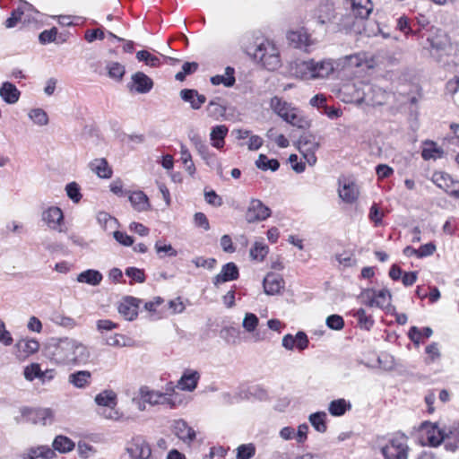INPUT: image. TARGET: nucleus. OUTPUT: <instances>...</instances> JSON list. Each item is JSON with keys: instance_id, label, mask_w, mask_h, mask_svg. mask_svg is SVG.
I'll return each mask as SVG.
<instances>
[{"instance_id": "nucleus-30", "label": "nucleus", "mask_w": 459, "mask_h": 459, "mask_svg": "<svg viewBox=\"0 0 459 459\" xmlns=\"http://www.w3.org/2000/svg\"><path fill=\"white\" fill-rule=\"evenodd\" d=\"M445 448L451 452L459 448V421L455 422L446 430Z\"/></svg>"}, {"instance_id": "nucleus-48", "label": "nucleus", "mask_w": 459, "mask_h": 459, "mask_svg": "<svg viewBox=\"0 0 459 459\" xmlns=\"http://www.w3.org/2000/svg\"><path fill=\"white\" fill-rule=\"evenodd\" d=\"M325 418H326L325 412L318 411V412L312 413L309 416V421L316 431H318L320 433H324L326 431Z\"/></svg>"}, {"instance_id": "nucleus-27", "label": "nucleus", "mask_w": 459, "mask_h": 459, "mask_svg": "<svg viewBox=\"0 0 459 459\" xmlns=\"http://www.w3.org/2000/svg\"><path fill=\"white\" fill-rule=\"evenodd\" d=\"M229 128L225 125H218L211 129L210 141L212 147L221 150L225 145V138Z\"/></svg>"}, {"instance_id": "nucleus-34", "label": "nucleus", "mask_w": 459, "mask_h": 459, "mask_svg": "<svg viewBox=\"0 0 459 459\" xmlns=\"http://www.w3.org/2000/svg\"><path fill=\"white\" fill-rule=\"evenodd\" d=\"M91 373L88 370H79L68 377V382L76 388H85L91 384Z\"/></svg>"}, {"instance_id": "nucleus-51", "label": "nucleus", "mask_w": 459, "mask_h": 459, "mask_svg": "<svg viewBox=\"0 0 459 459\" xmlns=\"http://www.w3.org/2000/svg\"><path fill=\"white\" fill-rule=\"evenodd\" d=\"M106 68L108 70V76L117 81H120L126 73L125 66L118 62H109L107 64Z\"/></svg>"}, {"instance_id": "nucleus-6", "label": "nucleus", "mask_w": 459, "mask_h": 459, "mask_svg": "<svg viewBox=\"0 0 459 459\" xmlns=\"http://www.w3.org/2000/svg\"><path fill=\"white\" fill-rule=\"evenodd\" d=\"M270 106L279 117L291 126L299 128H307L309 126V122L303 116L302 112L282 99L277 96L272 98Z\"/></svg>"}, {"instance_id": "nucleus-20", "label": "nucleus", "mask_w": 459, "mask_h": 459, "mask_svg": "<svg viewBox=\"0 0 459 459\" xmlns=\"http://www.w3.org/2000/svg\"><path fill=\"white\" fill-rule=\"evenodd\" d=\"M56 456V452L44 445L31 446L21 455L22 459H53Z\"/></svg>"}, {"instance_id": "nucleus-45", "label": "nucleus", "mask_w": 459, "mask_h": 459, "mask_svg": "<svg viewBox=\"0 0 459 459\" xmlns=\"http://www.w3.org/2000/svg\"><path fill=\"white\" fill-rule=\"evenodd\" d=\"M97 221L106 231L115 230L117 227V220L106 212H100L97 214Z\"/></svg>"}, {"instance_id": "nucleus-11", "label": "nucleus", "mask_w": 459, "mask_h": 459, "mask_svg": "<svg viewBox=\"0 0 459 459\" xmlns=\"http://www.w3.org/2000/svg\"><path fill=\"white\" fill-rule=\"evenodd\" d=\"M430 45V54L432 56H440L447 54L452 49L450 39L442 30L437 29L430 37L428 38Z\"/></svg>"}, {"instance_id": "nucleus-39", "label": "nucleus", "mask_w": 459, "mask_h": 459, "mask_svg": "<svg viewBox=\"0 0 459 459\" xmlns=\"http://www.w3.org/2000/svg\"><path fill=\"white\" fill-rule=\"evenodd\" d=\"M53 450L61 454H65L74 450V442L65 436H56L52 443Z\"/></svg>"}, {"instance_id": "nucleus-31", "label": "nucleus", "mask_w": 459, "mask_h": 459, "mask_svg": "<svg viewBox=\"0 0 459 459\" xmlns=\"http://www.w3.org/2000/svg\"><path fill=\"white\" fill-rule=\"evenodd\" d=\"M15 347L18 357L26 358L39 351V343L34 339H22L17 342Z\"/></svg>"}, {"instance_id": "nucleus-54", "label": "nucleus", "mask_w": 459, "mask_h": 459, "mask_svg": "<svg viewBox=\"0 0 459 459\" xmlns=\"http://www.w3.org/2000/svg\"><path fill=\"white\" fill-rule=\"evenodd\" d=\"M198 69V64L196 62H186L182 65V70L176 74L175 79L179 82H183L186 75L194 74Z\"/></svg>"}, {"instance_id": "nucleus-38", "label": "nucleus", "mask_w": 459, "mask_h": 459, "mask_svg": "<svg viewBox=\"0 0 459 459\" xmlns=\"http://www.w3.org/2000/svg\"><path fill=\"white\" fill-rule=\"evenodd\" d=\"M129 201L138 212L146 211L150 207L148 197L143 191L133 192L129 195Z\"/></svg>"}, {"instance_id": "nucleus-24", "label": "nucleus", "mask_w": 459, "mask_h": 459, "mask_svg": "<svg viewBox=\"0 0 459 459\" xmlns=\"http://www.w3.org/2000/svg\"><path fill=\"white\" fill-rule=\"evenodd\" d=\"M180 98L190 104L193 109H200L201 107L205 103L206 97L203 94H199L196 90L194 89H183L179 92Z\"/></svg>"}, {"instance_id": "nucleus-62", "label": "nucleus", "mask_w": 459, "mask_h": 459, "mask_svg": "<svg viewBox=\"0 0 459 459\" xmlns=\"http://www.w3.org/2000/svg\"><path fill=\"white\" fill-rule=\"evenodd\" d=\"M57 35L56 28L43 30L39 36V40L41 44H48L56 40Z\"/></svg>"}, {"instance_id": "nucleus-1", "label": "nucleus", "mask_w": 459, "mask_h": 459, "mask_svg": "<svg viewBox=\"0 0 459 459\" xmlns=\"http://www.w3.org/2000/svg\"><path fill=\"white\" fill-rule=\"evenodd\" d=\"M372 10L371 0H343L341 10H337L333 0H321L313 11L312 19L319 25L349 30L355 29L358 22L368 19Z\"/></svg>"}, {"instance_id": "nucleus-63", "label": "nucleus", "mask_w": 459, "mask_h": 459, "mask_svg": "<svg viewBox=\"0 0 459 459\" xmlns=\"http://www.w3.org/2000/svg\"><path fill=\"white\" fill-rule=\"evenodd\" d=\"M191 141L201 157L204 155L207 156V152L210 151V149L199 135L193 136Z\"/></svg>"}, {"instance_id": "nucleus-32", "label": "nucleus", "mask_w": 459, "mask_h": 459, "mask_svg": "<svg viewBox=\"0 0 459 459\" xmlns=\"http://www.w3.org/2000/svg\"><path fill=\"white\" fill-rule=\"evenodd\" d=\"M210 82L215 86L222 84L225 87H232L236 82L234 68L227 66L224 74L212 76Z\"/></svg>"}, {"instance_id": "nucleus-13", "label": "nucleus", "mask_w": 459, "mask_h": 459, "mask_svg": "<svg viewBox=\"0 0 459 459\" xmlns=\"http://www.w3.org/2000/svg\"><path fill=\"white\" fill-rule=\"evenodd\" d=\"M126 450L131 459H149L152 455L150 445L142 437L132 438Z\"/></svg>"}, {"instance_id": "nucleus-12", "label": "nucleus", "mask_w": 459, "mask_h": 459, "mask_svg": "<svg viewBox=\"0 0 459 459\" xmlns=\"http://www.w3.org/2000/svg\"><path fill=\"white\" fill-rule=\"evenodd\" d=\"M432 182L450 196L459 199V181L455 180L449 174L443 171L435 172L432 175Z\"/></svg>"}, {"instance_id": "nucleus-33", "label": "nucleus", "mask_w": 459, "mask_h": 459, "mask_svg": "<svg viewBox=\"0 0 459 459\" xmlns=\"http://www.w3.org/2000/svg\"><path fill=\"white\" fill-rule=\"evenodd\" d=\"M90 169L100 178H109L112 176V169L106 159H95L90 163Z\"/></svg>"}, {"instance_id": "nucleus-4", "label": "nucleus", "mask_w": 459, "mask_h": 459, "mask_svg": "<svg viewBox=\"0 0 459 459\" xmlns=\"http://www.w3.org/2000/svg\"><path fill=\"white\" fill-rule=\"evenodd\" d=\"M336 70L337 62L332 58L296 61L290 65L291 74L306 81L329 78Z\"/></svg>"}, {"instance_id": "nucleus-64", "label": "nucleus", "mask_w": 459, "mask_h": 459, "mask_svg": "<svg viewBox=\"0 0 459 459\" xmlns=\"http://www.w3.org/2000/svg\"><path fill=\"white\" fill-rule=\"evenodd\" d=\"M114 238L121 245L125 247H130L134 243V239L131 236L127 235L126 232L114 230L113 231Z\"/></svg>"}, {"instance_id": "nucleus-29", "label": "nucleus", "mask_w": 459, "mask_h": 459, "mask_svg": "<svg viewBox=\"0 0 459 459\" xmlns=\"http://www.w3.org/2000/svg\"><path fill=\"white\" fill-rule=\"evenodd\" d=\"M339 196L345 203L351 204L359 196V189L356 184L351 181H344L339 187Z\"/></svg>"}, {"instance_id": "nucleus-23", "label": "nucleus", "mask_w": 459, "mask_h": 459, "mask_svg": "<svg viewBox=\"0 0 459 459\" xmlns=\"http://www.w3.org/2000/svg\"><path fill=\"white\" fill-rule=\"evenodd\" d=\"M199 379L200 374L198 371L186 369L178 381L177 386L183 391L192 392L196 388Z\"/></svg>"}, {"instance_id": "nucleus-47", "label": "nucleus", "mask_w": 459, "mask_h": 459, "mask_svg": "<svg viewBox=\"0 0 459 459\" xmlns=\"http://www.w3.org/2000/svg\"><path fill=\"white\" fill-rule=\"evenodd\" d=\"M269 252V247L263 241H255L249 255L253 260L263 261Z\"/></svg>"}, {"instance_id": "nucleus-36", "label": "nucleus", "mask_w": 459, "mask_h": 459, "mask_svg": "<svg viewBox=\"0 0 459 459\" xmlns=\"http://www.w3.org/2000/svg\"><path fill=\"white\" fill-rule=\"evenodd\" d=\"M444 151L432 141H426L421 152V157L425 160H437L443 157Z\"/></svg>"}, {"instance_id": "nucleus-41", "label": "nucleus", "mask_w": 459, "mask_h": 459, "mask_svg": "<svg viewBox=\"0 0 459 459\" xmlns=\"http://www.w3.org/2000/svg\"><path fill=\"white\" fill-rule=\"evenodd\" d=\"M95 402L99 406L103 408L116 407L117 394L112 390H104L96 395Z\"/></svg>"}, {"instance_id": "nucleus-26", "label": "nucleus", "mask_w": 459, "mask_h": 459, "mask_svg": "<svg viewBox=\"0 0 459 459\" xmlns=\"http://www.w3.org/2000/svg\"><path fill=\"white\" fill-rule=\"evenodd\" d=\"M26 411L31 415V419L29 420L34 424L46 426L52 424L54 421V413L48 408L27 409Z\"/></svg>"}, {"instance_id": "nucleus-35", "label": "nucleus", "mask_w": 459, "mask_h": 459, "mask_svg": "<svg viewBox=\"0 0 459 459\" xmlns=\"http://www.w3.org/2000/svg\"><path fill=\"white\" fill-rule=\"evenodd\" d=\"M103 279L100 272L93 269H88L77 275L76 281L80 283H87L91 286L99 285Z\"/></svg>"}, {"instance_id": "nucleus-55", "label": "nucleus", "mask_w": 459, "mask_h": 459, "mask_svg": "<svg viewBox=\"0 0 459 459\" xmlns=\"http://www.w3.org/2000/svg\"><path fill=\"white\" fill-rule=\"evenodd\" d=\"M41 375V368L39 363H31L24 368L23 376L28 381H33L36 378L39 379Z\"/></svg>"}, {"instance_id": "nucleus-16", "label": "nucleus", "mask_w": 459, "mask_h": 459, "mask_svg": "<svg viewBox=\"0 0 459 459\" xmlns=\"http://www.w3.org/2000/svg\"><path fill=\"white\" fill-rule=\"evenodd\" d=\"M309 340L305 332L299 331L296 335L287 333L282 337L281 345L287 351L297 349L300 351L308 347Z\"/></svg>"}, {"instance_id": "nucleus-44", "label": "nucleus", "mask_w": 459, "mask_h": 459, "mask_svg": "<svg viewBox=\"0 0 459 459\" xmlns=\"http://www.w3.org/2000/svg\"><path fill=\"white\" fill-rule=\"evenodd\" d=\"M180 160L185 166L186 171L190 175L194 176L195 173V166L192 160V155L188 148L181 143L180 144Z\"/></svg>"}, {"instance_id": "nucleus-22", "label": "nucleus", "mask_w": 459, "mask_h": 459, "mask_svg": "<svg viewBox=\"0 0 459 459\" xmlns=\"http://www.w3.org/2000/svg\"><path fill=\"white\" fill-rule=\"evenodd\" d=\"M264 290L268 295H275L284 288L283 278L277 273H269L264 279Z\"/></svg>"}, {"instance_id": "nucleus-49", "label": "nucleus", "mask_w": 459, "mask_h": 459, "mask_svg": "<svg viewBox=\"0 0 459 459\" xmlns=\"http://www.w3.org/2000/svg\"><path fill=\"white\" fill-rule=\"evenodd\" d=\"M255 165L258 169L262 170L270 169L272 171H276L280 167V163L277 160H269L264 154L259 155L257 160L255 161Z\"/></svg>"}, {"instance_id": "nucleus-46", "label": "nucleus", "mask_w": 459, "mask_h": 459, "mask_svg": "<svg viewBox=\"0 0 459 459\" xmlns=\"http://www.w3.org/2000/svg\"><path fill=\"white\" fill-rule=\"evenodd\" d=\"M353 316L358 320L360 328L369 330L374 325V319L364 308H359L353 313Z\"/></svg>"}, {"instance_id": "nucleus-15", "label": "nucleus", "mask_w": 459, "mask_h": 459, "mask_svg": "<svg viewBox=\"0 0 459 459\" xmlns=\"http://www.w3.org/2000/svg\"><path fill=\"white\" fill-rule=\"evenodd\" d=\"M42 220L51 230L58 232L64 231V214L59 207L51 206L48 208L42 213Z\"/></svg>"}, {"instance_id": "nucleus-9", "label": "nucleus", "mask_w": 459, "mask_h": 459, "mask_svg": "<svg viewBox=\"0 0 459 459\" xmlns=\"http://www.w3.org/2000/svg\"><path fill=\"white\" fill-rule=\"evenodd\" d=\"M419 441L422 446L433 447L438 446L442 442L445 443L446 430L438 427L437 423L429 421L423 422L419 429Z\"/></svg>"}, {"instance_id": "nucleus-8", "label": "nucleus", "mask_w": 459, "mask_h": 459, "mask_svg": "<svg viewBox=\"0 0 459 459\" xmlns=\"http://www.w3.org/2000/svg\"><path fill=\"white\" fill-rule=\"evenodd\" d=\"M409 452L408 437L401 433L394 435L381 448L385 459H408Z\"/></svg>"}, {"instance_id": "nucleus-2", "label": "nucleus", "mask_w": 459, "mask_h": 459, "mask_svg": "<svg viewBox=\"0 0 459 459\" xmlns=\"http://www.w3.org/2000/svg\"><path fill=\"white\" fill-rule=\"evenodd\" d=\"M47 358L56 366L80 367L91 358L90 349L77 339L63 337L52 339L46 347Z\"/></svg>"}, {"instance_id": "nucleus-17", "label": "nucleus", "mask_w": 459, "mask_h": 459, "mask_svg": "<svg viewBox=\"0 0 459 459\" xmlns=\"http://www.w3.org/2000/svg\"><path fill=\"white\" fill-rule=\"evenodd\" d=\"M172 430L181 441L187 445H190L196 437L195 430L182 419L174 420Z\"/></svg>"}, {"instance_id": "nucleus-3", "label": "nucleus", "mask_w": 459, "mask_h": 459, "mask_svg": "<svg viewBox=\"0 0 459 459\" xmlns=\"http://www.w3.org/2000/svg\"><path fill=\"white\" fill-rule=\"evenodd\" d=\"M177 396L175 386L170 382L167 385L165 392L152 389L148 385L140 386L137 395L133 398V402L141 411H145L147 405L152 407L166 405L169 409H176L182 402L178 400Z\"/></svg>"}, {"instance_id": "nucleus-19", "label": "nucleus", "mask_w": 459, "mask_h": 459, "mask_svg": "<svg viewBox=\"0 0 459 459\" xmlns=\"http://www.w3.org/2000/svg\"><path fill=\"white\" fill-rule=\"evenodd\" d=\"M288 39L294 44L296 48H302L307 52L310 51L315 40L304 29H300L288 33Z\"/></svg>"}, {"instance_id": "nucleus-7", "label": "nucleus", "mask_w": 459, "mask_h": 459, "mask_svg": "<svg viewBox=\"0 0 459 459\" xmlns=\"http://www.w3.org/2000/svg\"><path fill=\"white\" fill-rule=\"evenodd\" d=\"M359 299L361 304L369 307H378L388 313L394 310L392 306V294L386 288L376 290L373 288L363 289L359 295Z\"/></svg>"}, {"instance_id": "nucleus-43", "label": "nucleus", "mask_w": 459, "mask_h": 459, "mask_svg": "<svg viewBox=\"0 0 459 459\" xmlns=\"http://www.w3.org/2000/svg\"><path fill=\"white\" fill-rule=\"evenodd\" d=\"M351 405L350 402L345 399H337L330 403L328 411L331 415L339 417L343 415L347 411L351 410Z\"/></svg>"}, {"instance_id": "nucleus-42", "label": "nucleus", "mask_w": 459, "mask_h": 459, "mask_svg": "<svg viewBox=\"0 0 459 459\" xmlns=\"http://www.w3.org/2000/svg\"><path fill=\"white\" fill-rule=\"evenodd\" d=\"M154 249L160 259L165 257H175L178 255V251L171 244H167L165 241L160 239L155 242Z\"/></svg>"}, {"instance_id": "nucleus-28", "label": "nucleus", "mask_w": 459, "mask_h": 459, "mask_svg": "<svg viewBox=\"0 0 459 459\" xmlns=\"http://www.w3.org/2000/svg\"><path fill=\"white\" fill-rule=\"evenodd\" d=\"M21 91L10 82H4L0 87V97L7 104H15L18 102Z\"/></svg>"}, {"instance_id": "nucleus-60", "label": "nucleus", "mask_w": 459, "mask_h": 459, "mask_svg": "<svg viewBox=\"0 0 459 459\" xmlns=\"http://www.w3.org/2000/svg\"><path fill=\"white\" fill-rule=\"evenodd\" d=\"M24 6H19L18 8L14 9L12 12L11 16L5 21V27L8 29L15 27L18 24V22L22 20Z\"/></svg>"}, {"instance_id": "nucleus-10", "label": "nucleus", "mask_w": 459, "mask_h": 459, "mask_svg": "<svg viewBox=\"0 0 459 459\" xmlns=\"http://www.w3.org/2000/svg\"><path fill=\"white\" fill-rule=\"evenodd\" d=\"M272 211L261 200L253 198L250 200L245 212V220L248 223H255L265 221L271 216Z\"/></svg>"}, {"instance_id": "nucleus-56", "label": "nucleus", "mask_w": 459, "mask_h": 459, "mask_svg": "<svg viewBox=\"0 0 459 459\" xmlns=\"http://www.w3.org/2000/svg\"><path fill=\"white\" fill-rule=\"evenodd\" d=\"M65 192L67 196L75 204L79 203L82 199L81 188L76 182L68 183L65 186Z\"/></svg>"}, {"instance_id": "nucleus-14", "label": "nucleus", "mask_w": 459, "mask_h": 459, "mask_svg": "<svg viewBox=\"0 0 459 459\" xmlns=\"http://www.w3.org/2000/svg\"><path fill=\"white\" fill-rule=\"evenodd\" d=\"M338 69H351L354 67H370L371 61L368 60L365 52H359L350 56H345L336 60Z\"/></svg>"}, {"instance_id": "nucleus-58", "label": "nucleus", "mask_w": 459, "mask_h": 459, "mask_svg": "<svg viewBox=\"0 0 459 459\" xmlns=\"http://www.w3.org/2000/svg\"><path fill=\"white\" fill-rule=\"evenodd\" d=\"M396 28L403 32L406 37L409 35H418L419 32L411 30L410 26V20L405 15L397 19Z\"/></svg>"}, {"instance_id": "nucleus-52", "label": "nucleus", "mask_w": 459, "mask_h": 459, "mask_svg": "<svg viewBox=\"0 0 459 459\" xmlns=\"http://www.w3.org/2000/svg\"><path fill=\"white\" fill-rule=\"evenodd\" d=\"M30 119L39 126L48 125V114L42 108H33L28 114Z\"/></svg>"}, {"instance_id": "nucleus-59", "label": "nucleus", "mask_w": 459, "mask_h": 459, "mask_svg": "<svg viewBox=\"0 0 459 459\" xmlns=\"http://www.w3.org/2000/svg\"><path fill=\"white\" fill-rule=\"evenodd\" d=\"M258 323L259 319L255 314L247 313L243 319L242 326L247 332L252 333L256 329Z\"/></svg>"}, {"instance_id": "nucleus-37", "label": "nucleus", "mask_w": 459, "mask_h": 459, "mask_svg": "<svg viewBox=\"0 0 459 459\" xmlns=\"http://www.w3.org/2000/svg\"><path fill=\"white\" fill-rule=\"evenodd\" d=\"M226 110V107L220 103V99L218 98L211 100L206 106L208 117L216 121L225 117Z\"/></svg>"}, {"instance_id": "nucleus-61", "label": "nucleus", "mask_w": 459, "mask_h": 459, "mask_svg": "<svg viewBox=\"0 0 459 459\" xmlns=\"http://www.w3.org/2000/svg\"><path fill=\"white\" fill-rule=\"evenodd\" d=\"M325 324L328 328L334 331H340L344 327V320L342 316L339 315H331L327 316Z\"/></svg>"}, {"instance_id": "nucleus-5", "label": "nucleus", "mask_w": 459, "mask_h": 459, "mask_svg": "<svg viewBox=\"0 0 459 459\" xmlns=\"http://www.w3.org/2000/svg\"><path fill=\"white\" fill-rule=\"evenodd\" d=\"M247 53L269 71H274L281 66L279 49L273 42L268 39H264L254 49L247 48Z\"/></svg>"}, {"instance_id": "nucleus-21", "label": "nucleus", "mask_w": 459, "mask_h": 459, "mask_svg": "<svg viewBox=\"0 0 459 459\" xmlns=\"http://www.w3.org/2000/svg\"><path fill=\"white\" fill-rule=\"evenodd\" d=\"M140 299L133 297H126L118 306V312L126 320H134L138 315Z\"/></svg>"}, {"instance_id": "nucleus-40", "label": "nucleus", "mask_w": 459, "mask_h": 459, "mask_svg": "<svg viewBox=\"0 0 459 459\" xmlns=\"http://www.w3.org/2000/svg\"><path fill=\"white\" fill-rule=\"evenodd\" d=\"M300 152H307L308 151H316L319 148V143L316 136L310 134H303L298 142Z\"/></svg>"}, {"instance_id": "nucleus-18", "label": "nucleus", "mask_w": 459, "mask_h": 459, "mask_svg": "<svg viewBox=\"0 0 459 459\" xmlns=\"http://www.w3.org/2000/svg\"><path fill=\"white\" fill-rule=\"evenodd\" d=\"M238 277V267L235 263L229 262L222 265L221 272L212 278V283L215 287H219L221 284L235 281Z\"/></svg>"}, {"instance_id": "nucleus-53", "label": "nucleus", "mask_w": 459, "mask_h": 459, "mask_svg": "<svg viewBox=\"0 0 459 459\" xmlns=\"http://www.w3.org/2000/svg\"><path fill=\"white\" fill-rule=\"evenodd\" d=\"M255 454V446L252 443L243 444L237 448V459H250Z\"/></svg>"}, {"instance_id": "nucleus-25", "label": "nucleus", "mask_w": 459, "mask_h": 459, "mask_svg": "<svg viewBox=\"0 0 459 459\" xmlns=\"http://www.w3.org/2000/svg\"><path fill=\"white\" fill-rule=\"evenodd\" d=\"M153 87L152 80L142 72H137L132 75V87L138 93H147Z\"/></svg>"}, {"instance_id": "nucleus-57", "label": "nucleus", "mask_w": 459, "mask_h": 459, "mask_svg": "<svg viewBox=\"0 0 459 459\" xmlns=\"http://www.w3.org/2000/svg\"><path fill=\"white\" fill-rule=\"evenodd\" d=\"M191 262L196 268L203 267L210 271L213 270L217 264V260L215 258H205L204 256H195Z\"/></svg>"}, {"instance_id": "nucleus-50", "label": "nucleus", "mask_w": 459, "mask_h": 459, "mask_svg": "<svg viewBox=\"0 0 459 459\" xmlns=\"http://www.w3.org/2000/svg\"><path fill=\"white\" fill-rule=\"evenodd\" d=\"M136 58L140 62H144L147 65L152 67H158L162 63L160 57L151 54L146 50H141L136 53Z\"/></svg>"}]
</instances>
